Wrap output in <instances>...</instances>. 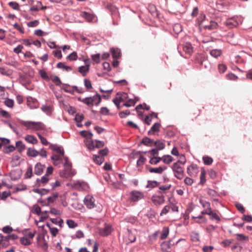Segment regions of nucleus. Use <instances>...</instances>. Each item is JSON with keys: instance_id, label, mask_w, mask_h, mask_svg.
<instances>
[{"instance_id": "1", "label": "nucleus", "mask_w": 252, "mask_h": 252, "mask_svg": "<svg viewBox=\"0 0 252 252\" xmlns=\"http://www.w3.org/2000/svg\"><path fill=\"white\" fill-rule=\"evenodd\" d=\"M21 124L27 128L35 130H43L45 128L44 125L41 122L32 121H22Z\"/></svg>"}, {"instance_id": "2", "label": "nucleus", "mask_w": 252, "mask_h": 252, "mask_svg": "<svg viewBox=\"0 0 252 252\" xmlns=\"http://www.w3.org/2000/svg\"><path fill=\"white\" fill-rule=\"evenodd\" d=\"M101 100L100 95L97 94L92 97H87L83 98L82 102L88 106H93L94 104L98 105Z\"/></svg>"}, {"instance_id": "3", "label": "nucleus", "mask_w": 252, "mask_h": 252, "mask_svg": "<svg viewBox=\"0 0 252 252\" xmlns=\"http://www.w3.org/2000/svg\"><path fill=\"white\" fill-rule=\"evenodd\" d=\"M172 169L174 172L175 177L179 180L183 178L184 175V169L178 162H175L172 165Z\"/></svg>"}, {"instance_id": "4", "label": "nucleus", "mask_w": 252, "mask_h": 252, "mask_svg": "<svg viewBox=\"0 0 252 252\" xmlns=\"http://www.w3.org/2000/svg\"><path fill=\"white\" fill-rule=\"evenodd\" d=\"M183 239L178 240L176 243H171V241H164L160 245L161 249L163 252H169V250L172 246L177 245Z\"/></svg>"}, {"instance_id": "5", "label": "nucleus", "mask_w": 252, "mask_h": 252, "mask_svg": "<svg viewBox=\"0 0 252 252\" xmlns=\"http://www.w3.org/2000/svg\"><path fill=\"white\" fill-rule=\"evenodd\" d=\"M130 200L132 201L136 202L144 198V194L143 192L137 190L131 191Z\"/></svg>"}, {"instance_id": "6", "label": "nucleus", "mask_w": 252, "mask_h": 252, "mask_svg": "<svg viewBox=\"0 0 252 252\" xmlns=\"http://www.w3.org/2000/svg\"><path fill=\"white\" fill-rule=\"evenodd\" d=\"M152 201L155 205H160L165 202V197L163 195H153L152 197Z\"/></svg>"}, {"instance_id": "7", "label": "nucleus", "mask_w": 252, "mask_h": 252, "mask_svg": "<svg viewBox=\"0 0 252 252\" xmlns=\"http://www.w3.org/2000/svg\"><path fill=\"white\" fill-rule=\"evenodd\" d=\"M112 231L111 226L110 224H105L103 227L99 229V233L102 236L109 235Z\"/></svg>"}, {"instance_id": "8", "label": "nucleus", "mask_w": 252, "mask_h": 252, "mask_svg": "<svg viewBox=\"0 0 252 252\" xmlns=\"http://www.w3.org/2000/svg\"><path fill=\"white\" fill-rule=\"evenodd\" d=\"M225 25L228 28L232 29L238 25V22L234 18H231L226 20Z\"/></svg>"}, {"instance_id": "9", "label": "nucleus", "mask_w": 252, "mask_h": 252, "mask_svg": "<svg viewBox=\"0 0 252 252\" xmlns=\"http://www.w3.org/2000/svg\"><path fill=\"white\" fill-rule=\"evenodd\" d=\"M94 198L92 196H87L85 197L84 202L85 205L89 209L94 207Z\"/></svg>"}, {"instance_id": "10", "label": "nucleus", "mask_w": 252, "mask_h": 252, "mask_svg": "<svg viewBox=\"0 0 252 252\" xmlns=\"http://www.w3.org/2000/svg\"><path fill=\"white\" fill-rule=\"evenodd\" d=\"M75 175V172L72 171L71 168H65L62 173H61L60 175L63 177L69 178Z\"/></svg>"}, {"instance_id": "11", "label": "nucleus", "mask_w": 252, "mask_h": 252, "mask_svg": "<svg viewBox=\"0 0 252 252\" xmlns=\"http://www.w3.org/2000/svg\"><path fill=\"white\" fill-rule=\"evenodd\" d=\"M157 160H158V162L162 160L163 162L166 164H169L173 160V158L170 155H164L162 157H155Z\"/></svg>"}, {"instance_id": "12", "label": "nucleus", "mask_w": 252, "mask_h": 252, "mask_svg": "<svg viewBox=\"0 0 252 252\" xmlns=\"http://www.w3.org/2000/svg\"><path fill=\"white\" fill-rule=\"evenodd\" d=\"M49 179L46 175L43 176L41 179L37 178L36 180V186L37 187L43 186L49 181Z\"/></svg>"}, {"instance_id": "13", "label": "nucleus", "mask_w": 252, "mask_h": 252, "mask_svg": "<svg viewBox=\"0 0 252 252\" xmlns=\"http://www.w3.org/2000/svg\"><path fill=\"white\" fill-rule=\"evenodd\" d=\"M183 50L186 54L190 55L193 52V47L190 43L186 42L183 45Z\"/></svg>"}, {"instance_id": "14", "label": "nucleus", "mask_w": 252, "mask_h": 252, "mask_svg": "<svg viewBox=\"0 0 252 252\" xmlns=\"http://www.w3.org/2000/svg\"><path fill=\"white\" fill-rule=\"evenodd\" d=\"M45 166L42 165L40 162H37L34 167V173L37 175H40L44 171Z\"/></svg>"}, {"instance_id": "15", "label": "nucleus", "mask_w": 252, "mask_h": 252, "mask_svg": "<svg viewBox=\"0 0 252 252\" xmlns=\"http://www.w3.org/2000/svg\"><path fill=\"white\" fill-rule=\"evenodd\" d=\"M167 169V167L164 166H159L156 168L150 167L149 169V171L150 173H155L158 174H162V172Z\"/></svg>"}, {"instance_id": "16", "label": "nucleus", "mask_w": 252, "mask_h": 252, "mask_svg": "<svg viewBox=\"0 0 252 252\" xmlns=\"http://www.w3.org/2000/svg\"><path fill=\"white\" fill-rule=\"evenodd\" d=\"M203 27L206 30L212 31L217 29L218 27V24L216 22L213 20H211L210 21L209 24L205 25L203 26Z\"/></svg>"}, {"instance_id": "17", "label": "nucleus", "mask_w": 252, "mask_h": 252, "mask_svg": "<svg viewBox=\"0 0 252 252\" xmlns=\"http://www.w3.org/2000/svg\"><path fill=\"white\" fill-rule=\"evenodd\" d=\"M50 148L52 150L56 152L57 153L60 154L62 156H63L64 155V150L61 146H59L56 144H50Z\"/></svg>"}, {"instance_id": "18", "label": "nucleus", "mask_w": 252, "mask_h": 252, "mask_svg": "<svg viewBox=\"0 0 252 252\" xmlns=\"http://www.w3.org/2000/svg\"><path fill=\"white\" fill-rule=\"evenodd\" d=\"M1 121L4 124L7 125L17 135L19 134L17 126L16 124H11L9 121L6 120H1Z\"/></svg>"}, {"instance_id": "19", "label": "nucleus", "mask_w": 252, "mask_h": 252, "mask_svg": "<svg viewBox=\"0 0 252 252\" xmlns=\"http://www.w3.org/2000/svg\"><path fill=\"white\" fill-rule=\"evenodd\" d=\"M90 69V64L86 65V66L82 65L78 67V71L83 76H85L87 72Z\"/></svg>"}, {"instance_id": "20", "label": "nucleus", "mask_w": 252, "mask_h": 252, "mask_svg": "<svg viewBox=\"0 0 252 252\" xmlns=\"http://www.w3.org/2000/svg\"><path fill=\"white\" fill-rule=\"evenodd\" d=\"M110 51L113 58L118 59L121 57V51L119 49H114L112 48L110 49Z\"/></svg>"}, {"instance_id": "21", "label": "nucleus", "mask_w": 252, "mask_h": 252, "mask_svg": "<svg viewBox=\"0 0 252 252\" xmlns=\"http://www.w3.org/2000/svg\"><path fill=\"white\" fill-rule=\"evenodd\" d=\"M25 140L27 142L32 144H37L38 142L37 139L34 136L32 135H27L25 137Z\"/></svg>"}, {"instance_id": "22", "label": "nucleus", "mask_w": 252, "mask_h": 252, "mask_svg": "<svg viewBox=\"0 0 252 252\" xmlns=\"http://www.w3.org/2000/svg\"><path fill=\"white\" fill-rule=\"evenodd\" d=\"M154 141L148 137H144L141 140V143L147 146H152Z\"/></svg>"}, {"instance_id": "23", "label": "nucleus", "mask_w": 252, "mask_h": 252, "mask_svg": "<svg viewBox=\"0 0 252 252\" xmlns=\"http://www.w3.org/2000/svg\"><path fill=\"white\" fill-rule=\"evenodd\" d=\"M93 157L94 162L98 165L101 164L104 161V158L103 157V156H99L96 155H94Z\"/></svg>"}, {"instance_id": "24", "label": "nucleus", "mask_w": 252, "mask_h": 252, "mask_svg": "<svg viewBox=\"0 0 252 252\" xmlns=\"http://www.w3.org/2000/svg\"><path fill=\"white\" fill-rule=\"evenodd\" d=\"M190 169H191L192 171H193V172L195 174H196L198 172V169L197 166L195 164H191V165H190L189 167H188L187 168V172L190 176H192V175L193 173V172H192L190 171Z\"/></svg>"}, {"instance_id": "25", "label": "nucleus", "mask_w": 252, "mask_h": 252, "mask_svg": "<svg viewBox=\"0 0 252 252\" xmlns=\"http://www.w3.org/2000/svg\"><path fill=\"white\" fill-rule=\"evenodd\" d=\"M116 97H117L120 101H125L128 97V94L127 93L124 92H118L116 94Z\"/></svg>"}, {"instance_id": "26", "label": "nucleus", "mask_w": 252, "mask_h": 252, "mask_svg": "<svg viewBox=\"0 0 252 252\" xmlns=\"http://www.w3.org/2000/svg\"><path fill=\"white\" fill-rule=\"evenodd\" d=\"M49 79L51 80L56 86H59L62 84L60 78L57 75H52L50 76Z\"/></svg>"}, {"instance_id": "27", "label": "nucleus", "mask_w": 252, "mask_h": 252, "mask_svg": "<svg viewBox=\"0 0 252 252\" xmlns=\"http://www.w3.org/2000/svg\"><path fill=\"white\" fill-rule=\"evenodd\" d=\"M16 148L17 149L18 151L20 153H22L25 150L26 146L24 144H23L21 141H18L16 142Z\"/></svg>"}, {"instance_id": "28", "label": "nucleus", "mask_w": 252, "mask_h": 252, "mask_svg": "<svg viewBox=\"0 0 252 252\" xmlns=\"http://www.w3.org/2000/svg\"><path fill=\"white\" fill-rule=\"evenodd\" d=\"M39 155V152L35 149L29 148L27 151V155L29 157H36Z\"/></svg>"}, {"instance_id": "29", "label": "nucleus", "mask_w": 252, "mask_h": 252, "mask_svg": "<svg viewBox=\"0 0 252 252\" xmlns=\"http://www.w3.org/2000/svg\"><path fill=\"white\" fill-rule=\"evenodd\" d=\"M169 233V228L168 227H164L163 228L161 234L160 235V239L164 240L166 239Z\"/></svg>"}, {"instance_id": "30", "label": "nucleus", "mask_w": 252, "mask_h": 252, "mask_svg": "<svg viewBox=\"0 0 252 252\" xmlns=\"http://www.w3.org/2000/svg\"><path fill=\"white\" fill-rule=\"evenodd\" d=\"M160 126V124L158 123H156L154 125L151 127V129L148 131L149 134H152V131L153 132H157L159 131V127Z\"/></svg>"}, {"instance_id": "31", "label": "nucleus", "mask_w": 252, "mask_h": 252, "mask_svg": "<svg viewBox=\"0 0 252 252\" xmlns=\"http://www.w3.org/2000/svg\"><path fill=\"white\" fill-rule=\"evenodd\" d=\"M81 16L89 22L92 21L94 19V16L91 14L86 12H82Z\"/></svg>"}, {"instance_id": "32", "label": "nucleus", "mask_w": 252, "mask_h": 252, "mask_svg": "<svg viewBox=\"0 0 252 252\" xmlns=\"http://www.w3.org/2000/svg\"><path fill=\"white\" fill-rule=\"evenodd\" d=\"M221 50L220 49H213L210 51V55L214 57L218 58L220 56L221 54Z\"/></svg>"}, {"instance_id": "33", "label": "nucleus", "mask_w": 252, "mask_h": 252, "mask_svg": "<svg viewBox=\"0 0 252 252\" xmlns=\"http://www.w3.org/2000/svg\"><path fill=\"white\" fill-rule=\"evenodd\" d=\"M154 145L156 147V148L161 150L165 148V144L161 141L158 140L154 142Z\"/></svg>"}, {"instance_id": "34", "label": "nucleus", "mask_w": 252, "mask_h": 252, "mask_svg": "<svg viewBox=\"0 0 252 252\" xmlns=\"http://www.w3.org/2000/svg\"><path fill=\"white\" fill-rule=\"evenodd\" d=\"M199 202L202 205V207L204 208V209H206L210 211L212 210L210 203L209 202L200 199L199 200Z\"/></svg>"}, {"instance_id": "35", "label": "nucleus", "mask_w": 252, "mask_h": 252, "mask_svg": "<svg viewBox=\"0 0 252 252\" xmlns=\"http://www.w3.org/2000/svg\"><path fill=\"white\" fill-rule=\"evenodd\" d=\"M171 185L160 186L159 187L157 192L160 194L164 193L166 190H169L171 188Z\"/></svg>"}, {"instance_id": "36", "label": "nucleus", "mask_w": 252, "mask_h": 252, "mask_svg": "<svg viewBox=\"0 0 252 252\" xmlns=\"http://www.w3.org/2000/svg\"><path fill=\"white\" fill-rule=\"evenodd\" d=\"M57 67L59 68H63L67 71H71L72 69L70 66L65 65L64 63L62 62L58 63L57 64Z\"/></svg>"}, {"instance_id": "37", "label": "nucleus", "mask_w": 252, "mask_h": 252, "mask_svg": "<svg viewBox=\"0 0 252 252\" xmlns=\"http://www.w3.org/2000/svg\"><path fill=\"white\" fill-rule=\"evenodd\" d=\"M91 139V140L90 141H89L86 143V145H87L88 148L90 150H93L94 148H96V147H95V146H96V140H93L92 139Z\"/></svg>"}, {"instance_id": "38", "label": "nucleus", "mask_w": 252, "mask_h": 252, "mask_svg": "<svg viewBox=\"0 0 252 252\" xmlns=\"http://www.w3.org/2000/svg\"><path fill=\"white\" fill-rule=\"evenodd\" d=\"M80 135L85 138L92 139L93 136V134L90 131H87L86 130H82L80 132Z\"/></svg>"}, {"instance_id": "39", "label": "nucleus", "mask_w": 252, "mask_h": 252, "mask_svg": "<svg viewBox=\"0 0 252 252\" xmlns=\"http://www.w3.org/2000/svg\"><path fill=\"white\" fill-rule=\"evenodd\" d=\"M59 196V193L57 192L53 193L52 194V195L50 196H49L47 200L48 201V203H53L54 201Z\"/></svg>"}, {"instance_id": "40", "label": "nucleus", "mask_w": 252, "mask_h": 252, "mask_svg": "<svg viewBox=\"0 0 252 252\" xmlns=\"http://www.w3.org/2000/svg\"><path fill=\"white\" fill-rule=\"evenodd\" d=\"M78 58L77 54L76 52L74 51L69 55H68L66 59L70 61H76Z\"/></svg>"}, {"instance_id": "41", "label": "nucleus", "mask_w": 252, "mask_h": 252, "mask_svg": "<svg viewBox=\"0 0 252 252\" xmlns=\"http://www.w3.org/2000/svg\"><path fill=\"white\" fill-rule=\"evenodd\" d=\"M159 184L160 183L156 181H149L148 182V184L146 186V188H154L158 186L159 185Z\"/></svg>"}, {"instance_id": "42", "label": "nucleus", "mask_w": 252, "mask_h": 252, "mask_svg": "<svg viewBox=\"0 0 252 252\" xmlns=\"http://www.w3.org/2000/svg\"><path fill=\"white\" fill-rule=\"evenodd\" d=\"M210 219L212 220H216L218 221L220 220V217L215 213L212 210L210 212Z\"/></svg>"}, {"instance_id": "43", "label": "nucleus", "mask_w": 252, "mask_h": 252, "mask_svg": "<svg viewBox=\"0 0 252 252\" xmlns=\"http://www.w3.org/2000/svg\"><path fill=\"white\" fill-rule=\"evenodd\" d=\"M203 160L204 163L207 165H211L213 161V158L208 156L203 157Z\"/></svg>"}, {"instance_id": "44", "label": "nucleus", "mask_w": 252, "mask_h": 252, "mask_svg": "<svg viewBox=\"0 0 252 252\" xmlns=\"http://www.w3.org/2000/svg\"><path fill=\"white\" fill-rule=\"evenodd\" d=\"M92 60L96 63H99L100 62V55L99 53L91 55Z\"/></svg>"}, {"instance_id": "45", "label": "nucleus", "mask_w": 252, "mask_h": 252, "mask_svg": "<svg viewBox=\"0 0 252 252\" xmlns=\"http://www.w3.org/2000/svg\"><path fill=\"white\" fill-rule=\"evenodd\" d=\"M41 110L47 115L51 114V108L49 106L42 105L41 108Z\"/></svg>"}, {"instance_id": "46", "label": "nucleus", "mask_w": 252, "mask_h": 252, "mask_svg": "<svg viewBox=\"0 0 252 252\" xmlns=\"http://www.w3.org/2000/svg\"><path fill=\"white\" fill-rule=\"evenodd\" d=\"M66 224L70 228H74L77 226V223L72 220H66Z\"/></svg>"}, {"instance_id": "47", "label": "nucleus", "mask_w": 252, "mask_h": 252, "mask_svg": "<svg viewBox=\"0 0 252 252\" xmlns=\"http://www.w3.org/2000/svg\"><path fill=\"white\" fill-rule=\"evenodd\" d=\"M8 5L14 10H20L19 4L15 1H10L8 3Z\"/></svg>"}, {"instance_id": "48", "label": "nucleus", "mask_w": 252, "mask_h": 252, "mask_svg": "<svg viewBox=\"0 0 252 252\" xmlns=\"http://www.w3.org/2000/svg\"><path fill=\"white\" fill-rule=\"evenodd\" d=\"M50 220L53 223L58 225L61 227L62 226V224L63 222V220L62 219H60L59 220H58L57 219H51Z\"/></svg>"}, {"instance_id": "49", "label": "nucleus", "mask_w": 252, "mask_h": 252, "mask_svg": "<svg viewBox=\"0 0 252 252\" xmlns=\"http://www.w3.org/2000/svg\"><path fill=\"white\" fill-rule=\"evenodd\" d=\"M146 160V159L144 156H140L139 159L137 161V166H140L142 165L145 163Z\"/></svg>"}, {"instance_id": "50", "label": "nucleus", "mask_w": 252, "mask_h": 252, "mask_svg": "<svg viewBox=\"0 0 252 252\" xmlns=\"http://www.w3.org/2000/svg\"><path fill=\"white\" fill-rule=\"evenodd\" d=\"M32 212L38 216L40 215L41 213L40 207L37 205H33Z\"/></svg>"}, {"instance_id": "51", "label": "nucleus", "mask_w": 252, "mask_h": 252, "mask_svg": "<svg viewBox=\"0 0 252 252\" xmlns=\"http://www.w3.org/2000/svg\"><path fill=\"white\" fill-rule=\"evenodd\" d=\"M39 74L40 75L41 77L45 80H49V77L47 75L46 71L44 70H40L39 71Z\"/></svg>"}, {"instance_id": "52", "label": "nucleus", "mask_w": 252, "mask_h": 252, "mask_svg": "<svg viewBox=\"0 0 252 252\" xmlns=\"http://www.w3.org/2000/svg\"><path fill=\"white\" fill-rule=\"evenodd\" d=\"M236 237L238 241H247L249 240V237L243 234H237Z\"/></svg>"}, {"instance_id": "53", "label": "nucleus", "mask_w": 252, "mask_h": 252, "mask_svg": "<svg viewBox=\"0 0 252 252\" xmlns=\"http://www.w3.org/2000/svg\"><path fill=\"white\" fill-rule=\"evenodd\" d=\"M32 167L31 166H30L28 168L25 176L26 178H30L32 177Z\"/></svg>"}, {"instance_id": "54", "label": "nucleus", "mask_w": 252, "mask_h": 252, "mask_svg": "<svg viewBox=\"0 0 252 252\" xmlns=\"http://www.w3.org/2000/svg\"><path fill=\"white\" fill-rule=\"evenodd\" d=\"M48 212V211H47L41 212L40 214H41V216L39 218V221H43L48 218L49 216L47 215Z\"/></svg>"}, {"instance_id": "55", "label": "nucleus", "mask_w": 252, "mask_h": 252, "mask_svg": "<svg viewBox=\"0 0 252 252\" xmlns=\"http://www.w3.org/2000/svg\"><path fill=\"white\" fill-rule=\"evenodd\" d=\"M84 118V117L83 114H80L77 113L76 114V115L75 116L74 120L77 123H81L82 121Z\"/></svg>"}, {"instance_id": "56", "label": "nucleus", "mask_w": 252, "mask_h": 252, "mask_svg": "<svg viewBox=\"0 0 252 252\" xmlns=\"http://www.w3.org/2000/svg\"><path fill=\"white\" fill-rule=\"evenodd\" d=\"M20 243L25 246H28L31 244L30 241L26 237H22L20 238Z\"/></svg>"}, {"instance_id": "57", "label": "nucleus", "mask_w": 252, "mask_h": 252, "mask_svg": "<svg viewBox=\"0 0 252 252\" xmlns=\"http://www.w3.org/2000/svg\"><path fill=\"white\" fill-rule=\"evenodd\" d=\"M39 24V22L38 20H35L33 21H31V22H28L27 23V26L29 27H37Z\"/></svg>"}, {"instance_id": "58", "label": "nucleus", "mask_w": 252, "mask_h": 252, "mask_svg": "<svg viewBox=\"0 0 252 252\" xmlns=\"http://www.w3.org/2000/svg\"><path fill=\"white\" fill-rule=\"evenodd\" d=\"M135 103H136V102L134 100H133L132 99H130L128 100V101H127L126 103H125L123 105L125 106L129 107L132 106H134L135 105Z\"/></svg>"}, {"instance_id": "59", "label": "nucleus", "mask_w": 252, "mask_h": 252, "mask_svg": "<svg viewBox=\"0 0 252 252\" xmlns=\"http://www.w3.org/2000/svg\"><path fill=\"white\" fill-rule=\"evenodd\" d=\"M171 207L169 205H166L162 209V211L160 212V215L163 216L164 215H166L169 211Z\"/></svg>"}, {"instance_id": "60", "label": "nucleus", "mask_w": 252, "mask_h": 252, "mask_svg": "<svg viewBox=\"0 0 252 252\" xmlns=\"http://www.w3.org/2000/svg\"><path fill=\"white\" fill-rule=\"evenodd\" d=\"M4 104L7 107L12 108L14 105V101L11 99L7 98L5 100Z\"/></svg>"}, {"instance_id": "61", "label": "nucleus", "mask_w": 252, "mask_h": 252, "mask_svg": "<svg viewBox=\"0 0 252 252\" xmlns=\"http://www.w3.org/2000/svg\"><path fill=\"white\" fill-rule=\"evenodd\" d=\"M130 114V111L128 110H126L125 111L120 112L119 113V115L121 118H125L127 116Z\"/></svg>"}, {"instance_id": "62", "label": "nucleus", "mask_w": 252, "mask_h": 252, "mask_svg": "<svg viewBox=\"0 0 252 252\" xmlns=\"http://www.w3.org/2000/svg\"><path fill=\"white\" fill-rule=\"evenodd\" d=\"M207 194L210 197H212L214 200H216L214 199V197L217 196V193L214 189H209L207 191Z\"/></svg>"}, {"instance_id": "63", "label": "nucleus", "mask_w": 252, "mask_h": 252, "mask_svg": "<svg viewBox=\"0 0 252 252\" xmlns=\"http://www.w3.org/2000/svg\"><path fill=\"white\" fill-rule=\"evenodd\" d=\"M227 67L225 64H219L218 65V70L220 73H223L226 70Z\"/></svg>"}, {"instance_id": "64", "label": "nucleus", "mask_w": 252, "mask_h": 252, "mask_svg": "<svg viewBox=\"0 0 252 252\" xmlns=\"http://www.w3.org/2000/svg\"><path fill=\"white\" fill-rule=\"evenodd\" d=\"M0 115L1 116L5 118H10L11 117V116L9 114V113L4 110H0Z\"/></svg>"}]
</instances>
